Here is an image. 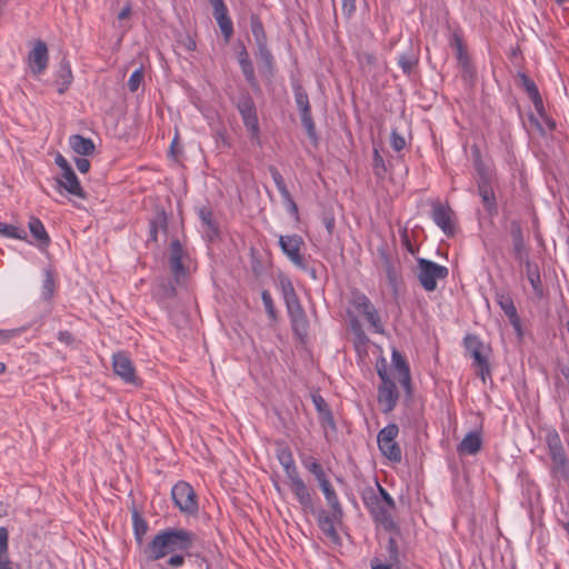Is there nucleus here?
<instances>
[{
  "mask_svg": "<svg viewBox=\"0 0 569 569\" xmlns=\"http://www.w3.org/2000/svg\"><path fill=\"white\" fill-rule=\"evenodd\" d=\"M196 533L181 528H167L156 535L143 548L149 561L159 560L171 552L187 551L194 542Z\"/></svg>",
  "mask_w": 569,
  "mask_h": 569,
  "instance_id": "nucleus-1",
  "label": "nucleus"
},
{
  "mask_svg": "<svg viewBox=\"0 0 569 569\" xmlns=\"http://www.w3.org/2000/svg\"><path fill=\"white\" fill-rule=\"evenodd\" d=\"M277 288L283 299L293 335L305 342L309 335V320L291 279L283 272L277 276Z\"/></svg>",
  "mask_w": 569,
  "mask_h": 569,
  "instance_id": "nucleus-2",
  "label": "nucleus"
},
{
  "mask_svg": "<svg viewBox=\"0 0 569 569\" xmlns=\"http://www.w3.org/2000/svg\"><path fill=\"white\" fill-rule=\"evenodd\" d=\"M276 456L283 467L289 486L306 513H315V505L309 488L299 475L290 447L284 441H276Z\"/></svg>",
  "mask_w": 569,
  "mask_h": 569,
  "instance_id": "nucleus-3",
  "label": "nucleus"
},
{
  "mask_svg": "<svg viewBox=\"0 0 569 569\" xmlns=\"http://www.w3.org/2000/svg\"><path fill=\"white\" fill-rule=\"evenodd\" d=\"M546 443L551 459L550 476L558 483L569 482V459L563 448L561 438L556 429L546 433Z\"/></svg>",
  "mask_w": 569,
  "mask_h": 569,
  "instance_id": "nucleus-4",
  "label": "nucleus"
},
{
  "mask_svg": "<svg viewBox=\"0 0 569 569\" xmlns=\"http://www.w3.org/2000/svg\"><path fill=\"white\" fill-rule=\"evenodd\" d=\"M361 499L373 521L382 527L386 531L399 535L400 527L393 520L391 512L396 507H388L385 501L376 496V489L366 487L361 492Z\"/></svg>",
  "mask_w": 569,
  "mask_h": 569,
  "instance_id": "nucleus-5",
  "label": "nucleus"
},
{
  "mask_svg": "<svg viewBox=\"0 0 569 569\" xmlns=\"http://www.w3.org/2000/svg\"><path fill=\"white\" fill-rule=\"evenodd\" d=\"M463 346L473 360L472 366L476 368L477 375L486 382L487 378L491 377V366L489 362L491 348L472 333L466 335Z\"/></svg>",
  "mask_w": 569,
  "mask_h": 569,
  "instance_id": "nucleus-6",
  "label": "nucleus"
},
{
  "mask_svg": "<svg viewBox=\"0 0 569 569\" xmlns=\"http://www.w3.org/2000/svg\"><path fill=\"white\" fill-rule=\"evenodd\" d=\"M236 108L242 119L249 137L252 141L260 139V124L258 118L257 106L248 90L240 91Z\"/></svg>",
  "mask_w": 569,
  "mask_h": 569,
  "instance_id": "nucleus-7",
  "label": "nucleus"
},
{
  "mask_svg": "<svg viewBox=\"0 0 569 569\" xmlns=\"http://www.w3.org/2000/svg\"><path fill=\"white\" fill-rule=\"evenodd\" d=\"M448 274L449 270L447 267L426 258L417 259L416 276L426 291H435L437 289V280H443Z\"/></svg>",
  "mask_w": 569,
  "mask_h": 569,
  "instance_id": "nucleus-8",
  "label": "nucleus"
},
{
  "mask_svg": "<svg viewBox=\"0 0 569 569\" xmlns=\"http://www.w3.org/2000/svg\"><path fill=\"white\" fill-rule=\"evenodd\" d=\"M171 498L180 512L194 516L199 511L198 497L193 487L187 481H178L171 489Z\"/></svg>",
  "mask_w": 569,
  "mask_h": 569,
  "instance_id": "nucleus-9",
  "label": "nucleus"
},
{
  "mask_svg": "<svg viewBox=\"0 0 569 569\" xmlns=\"http://www.w3.org/2000/svg\"><path fill=\"white\" fill-rule=\"evenodd\" d=\"M292 89L295 92V101L300 111V119L309 139L313 144L318 143V134L316 131V124L311 114V106L309 102V97L305 88L299 83L295 82L292 84Z\"/></svg>",
  "mask_w": 569,
  "mask_h": 569,
  "instance_id": "nucleus-10",
  "label": "nucleus"
},
{
  "mask_svg": "<svg viewBox=\"0 0 569 569\" xmlns=\"http://www.w3.org/2000/svg\"><path fill=\"white\" fill-rule=\"evenodd\" d=\"M54 162L62 171L61 178L57 179L59 187L63 188L72 196L80 199H87V193L81 187L80 181L68 160L61 153H57Z\"/></svg>",
  "mask_w": 569,
  "mask_h": 569,
  "instance_id": "nucleus-11",
  "label": "nucleus"
},
{
  "mask_svg": "<svg viewBox=\"0 0 569 569\" xmlns=\"http://www.w3.org/2000/svg\"><path fill=\"white\" fill-rule=\"evenodd\" d=\"M279 247L292 264L296 267H302V260L305 257L301 254V249L305 247V240L301 236L297 233L280 236Z\"/></svg>",
  "mask_w": 569,
  "mask_h": 569,
  "instance_id": "nucleus-12",
  "label": "nucleus"
},
{
  "mask_svg": "<svg viewBox=\"0 0 569 569\" xmlns=\"http://www.w3.org/2000/svg\"><path fill=\"white\" fill-rule=\"evenodd\" d=\"M555 398L560 409L569 408V361L558 362L555 376Z\"/></svg>",
  "mask_w": 569,
  "mask_h": 569,
  "instance_id": "nucleus-13",
  "label": "nucleus"
},
{
  "mask_svg": "<svg viewBox=\"0 0 569 569\" xmlns=\"http://www.w3.org/2000/svg\"><path fill=\"white\" fill-rule=\"evenodd\" d=\"M453 217L455 212L448 204H442L441 202L432 203L431 218L448 237H452L456 232Z\"/></svg>",
  "mask_w": 569,
  "mask_h": 569,
  "instance_id": "nucleus-14",
  "label": "nucleus"
},
{
  "mask_svg": "<svg viewBox=\"0 0 569 569\" xmlns=\"http://www.w3.org/2000/svg\"><path fill=\"white\" fill-rule=\"evenodd\" d=\"M495 300L509 319L510 325L513 329L521 335V319L518 315L517 308L510 293L506 290H497L495 293Z\"/></svg>",
  "mask_w": 569,
  "mask_h": 569,
  "instance_id": "nucleus-15",
  "label": "nucleus"
},
{
  "mask_svg": "<svg viewBox=\"0 0 569 569\" xmlns=\"http://www.w3.org/2000/svg\"><path fill=\"white\" fill-rule=\"evenodd\" d=\"M399 391L393 380L382 381L378 386V402L383 413L391 412L399 400Z\"/></svg>",
  "mask_w": 569,
  "mask_h": 569,
  "instance_id": "nucleus-16",
  "label": "nucleus"
},
{
  "mask_svg": "<svg viewBox=\"0 0 569 569\" xmlns=\"http://www.w3.org/2000/svg\"><path fill=\"white\" fill-rule=\"evenodd\" d=\"M112 367L114 373L126 382L138 383L134 366L126 352L119 351L113 355Z\"/></svg>",
  "mask_w": 569,
  "mask_h": 569,
  "instance_id": "nucleus-17",
  "label": "nucleus"
},
{
  "mask_svg": "<svg viewBox=\"0 0 569 569\" xmlns=\"http://www.w3.org/2000/svg\"><path fill=\"white\" fill-rule=\"evenodd\" d=\"M209 2L212 7V14L221 30V33L228 42L233 34V24L229 17L228 8L223 0H209Z\"/></svg>",
  "mask_w": 569,
  "mask_h": 569,
  "instance_id": "nucleus-18",
  "label": "nucleus"
},
{
  "mask_svg": "<svg viewBox=\"0 0 569 569\" xmlns=\"http://www.w3.org/2000/svg\"><path fill=\"white\" fill-rule=\"evenodd\" d=\"M48 47L44 41L37 40L32 50L28 54L30 70L34 74L42 73L48 67Z\"/></svg>",
  "mask_w": 569,
  "mask_h": 569,
  "instance_id": "nucleus-19",
  "label": "nucleus"
},
{
  "mask_svg": "<svg viewBox=\"0 0 569 569\" xmlns=\"http://www.w3.org/2000/svg\"><path fill=\"white\" fill-rule=\"evenodd\" d=\"M495 182L496 181L477 182L478 194L481 198L483 209L491 217L498 214V203L493 190Z\"/></svg>",
  "mask_w": 569,
  "mask_h": 569,
  "instance_id": "nucleus-20",
  "label": "nucleus"
},
{
  "mask_svg": "<svg viewBox=\"0 0 569 569\" xmlns=\"http://www.w3.org/2000/svg\"><path fill=\"white\" fill-rule=\"evenodd\" d=\"M519 86L527 92L528 97L532 101L536 111L540 117L546 116L542 97L535 81L530 79L525 72L518 73Z\"/></svg>",
  "mask_w": 569,
  "mask_h": 569,
  "instance_id": "nucleus-21",
  "label": "nucleus"
},
{
  "mask_svg": "<svg viewBox=\"0 0 569 569\" xmlns=\"http://www.w3.org/2000/svg\"><path fill=\"white\" fill-rule=\"evenodd\" d=\"M341 519L342 517H335L332 511L329 513L325 509L319 510L317 515V522L320 530L333 542H338L340 540L335 522H340Z\"/></svg>",
  "mask_w": 569,
  "mask_h": 569,
  "instance_id": "nucleus-22",
  "label": "nucleus"
},
{
  "mask_svg": "<svg viewBox=\"0 0 569 569\" xmlns=\"http://www.w3.org/2000/svg\"><path fill=\"white\" fill-rule=\"evenodd\" d=\"M471 156L477 173L476 182L496 181L495 171L482 160L481 151L477 144L471 147Z\"/></svg>",
  "mask_w": 569,
  "mask_h": 569,
  "instance_id": "nucleus-23",
  "label": "nucleus"
},
{
  "mask_svg": "<svg viewBox=\"0 0 569 569\" xmlns=\"http://www.w3.org/2000/svg\"><path fill=\"white\" fill-rule=\"evenodd\" d=\"M471 156L477 173L476 182L496 181L495 171L482 160L481 151L477 144L471 147Z\"/></svg>",
  "mask_w": 569,
  "mask_h": 569,
  "instance_id": "nucleus-24",
  "label": "nucleus"
},
{
  "mask_svg": "<svg viewBox=\"0 0 569 569\" xmlns=\"http://www.w3.org/2000/svg\"><path fill=\"white\" fill-rule=\"evenodd\" d=\"M199 219L202 222V227L207 239L212 242L219 238V227L213 218V211L209 206H203L198 210Z\"/></svg>",
  "mask_w": 569,
  "mask_h": 569,
  "instance_id": "nucleus-25",
  "label": "nucleus"
},
{
  "mask_svg": "<svg viewBox=\"0 0 569 569\" xmlns=\"http://www.w3.org/2000/svg\"><path fill=\"white\" fill-rule=\"evenodd\" d=\"M256 59L259 63V69L266 78H272L276 73L274 58L268 46L257 48L254 52Z\"/></svg>",
  "mask_w": 569,
  "mask_h": 569,
  "instance_id": "nucleus-26",
  "label": "nucleus"
},
{
  "mask_svg": "<svg viewBox=\"0 0 569 569\" xmlns=\"http://www.w3.org/2000/svg\"><path fill=\"white\" fill-rule=\"evenodd\" d=\"M159 230L168 231V216L163 208H156L153 217L149 220V239L148 241L157 242Z\"/></svg>",
  "mask_w": 569,
  "mask_h": 569,
  "instance_id": "nucleus-27",
  "label": "nucleus"
},
{
  "mask_svg": "<svg viewBox=\"0 0 569 569\" xmlns=\"http://www.w3.org/2000/svg\"><path fill=\"white\" fill-rule=\"evenodd\" d=\"M380 254L388 283L391 287L393 293L397 295L401 283V276L395 267L392 259L385 251H381Z\"/></svg>",
  "mask_w": 569,
  "mask_h": 569,
  "instance_id": "nucleus-28",
  "label": "nucleus"
},
{
  "mask_svg": "<svg viewBox=\"0 0 569 569\" xmlns=\"http://www.w3.org/2000/svg\"><path fill=\"white\" fill-rule=\"evenodd\" d=\"M69 146L77 154L82 157L91 156L96 150L92 139L78 133L70 136Z\"/></svg>",
  "mask_w": 569,
  "mask_h": 569,
  "instance_id": "nucleus-29",
  "label": "nucleus"
},
{
  "mask_svg": "<svg viewBox=\"0 0 569 569\" xmlns=\"http://www.w3.org/2000/svg\"><path fill=\"white\" fill-rule=\"evenodd\" d=\"M482 439L479 432L471 431L458 445L459 453L476 455L481 450Z\"/></svg>",
  "mask_w": 569,
  "mask_h": 569,
  "instance_id": "nucleus-30",
  "label": "nucleus"
},
{
  "mask_svg": "<svg viewBox=\"0 0 569 569\" xmlns=\"http://www.w3.org/2000/svg\"><path fill=\"white\" fill-rule=\"evenodd\" d=\"M509 233L512 243L511 253L529 248V246L525 241V232L521 222L518 219H513L510 221Z\"/></svg>",
  "mask_w": 569,
  "mask_h": 569,
  "instance_id": "nucleus-31",
  "label": "nucleus"
},
{
  "mask_svg": "<svg viewBox=\"0 0 569 569\" xmlns=\"http://www.w3.org/2000/svg\"><path fill=\"white\" fill-rule=\"evenodd\" d=\"M28 227L31 236L37 240L39 248L43 249L50 244V237L39 218L31 217Z\"/></svg>",
  "mask_w": 569,
  "mask_h": 569,
  "instance_id": "nucleus-32",
  "label": "nucleus"
},
{
  "mask_svg": "<svg viewBox=\"0 0 569 569\" xmlns=\"http://www.w3.org/2000/svg\"><path fill=\"white\" fill-rule=\"evenodd\" d=\"M320 489L322 490L325 498L327 500L328 506L333 512L335 517H343V510L339 502L338 496L336 493V490L331 486L330 481H322L321 485H319Z\"/></svg>",
  "mask_w": 569,
  "mask_h": 569,
  "instance_id": "nucleus-33",
  "label": "nucleus"
},
{
  "mask_svg": "<svg viewBox=\"0 0 569 569\" xmlns=\"http://www.w3.org/2000/svg\"><path fill=\"white\" fill-rule=\"evenodd\" d=\"M526 276L529 283L532 287L533 293L538 299H542L546 297L545 289L542 286V280L540 276V269L538 263L529 264L528 269H526Z\"/></svg>",
  "mask_w": 569,
  "mask_h": 569,
  "instance_id": "nucleus-34",
  "label": "nucleus"
},
{
  "mask_svg": "<svg viewBox=\"0 0 569 569\" xmlns=\"http://www.w3.org/2000/svg\"><path fill=\"white\" fill-rule=\"evenodd\" d=\"M73 79L71 66L69 60L64 57L60 61L59 70L57 73V82L60 83V87L58 88V92L62 94L71 84Z\"/></svg>",
  "mask_w": 569,
  "mask_h": 569,
  "instance_id": "nucleus-35",
  "label": "nucleus"
},
{
  "mask_svg": "<svg viewBox=\"0 0 569 569\" xmlns=\"http://www.w3.org/2000/svg\"><path fill=\"white\" fill-rule=\"evenodd\" d=\"M250 29L257 48L268 46V38L263 23L257 13H252L250 16Z\"/></svg>",
  "mask_w": 569,
  "mask_h": 569,
  "instance_id": "nucleus-36",
  "label": "nucleus"
},
{
  "mask_svg": "<svg viewBox=\"0 0 569 569\" xmlns=\"http://www.w3.org/2000/svg\"><path fill=\"white\" fill-rule=\"evenodd\" d=\"M132 525L134 539L137 543L141 546L143 543V538L149 529V526L137 509L132 510Z\"/></svg>",
  "mask_w": 569,
  "mask_h": 569,
  "instance_id": "nucleus-37",
  "label": "nucleus"
},
{
  "mask_svg": "<svg viewBox=\"0 0 569 569\" xmlns=\"http://www.w3.org/2000/svg\"><path fill=\"white\" fill-rule=\"evenodd\" d=\"M419 57L415 53L413 49L400 54L398 63L406 76H410L412 70L417 67Z\"/></svg>",
  "mask_w": 569,
  "mask_h": 569,
  "instance_id": "nucleus-38",
  "label": "nucleus"
},
{
  "mask_svg": "<svg viewBox=\"0 0 569 569\" xmlns=\"http://www.w3.org/2000/svg\"><path fill=\"white\" fill-rule=\"evenodd\" d=\"M56 291L54 273L50 268L44 269V280L42 284L41 297L44 301H50Z\"/></svg>",
  "mask_w": 569,
  "mask_h": 569,
  "instance_id": "nucleus-39",
  "label": "nucleus"
},
{
  "mask_svg": "<svg viewBox=\"0 0 569 569\" xmlns=\"http://www.w3.org/2000/svg\"><path fill=\"white\" fill-rule=\"evenodd\" d=\"M246 81L254 92H260L261 88L254 73L252 61L239 63Z\"/></svg>",
  "mask_w": 569,
  "mask_h": 569,
  "instance_id": "nucleus-40",
  "label": "nucleus"
},
{
  "mask_svg": "<svg viewBox=\"0 0 569 569\" xmlns=\"http://www.w3.org/2000/svg\"><path fill=\"white\" fill-rule=\"evenodd\" d=\"M381 453L392 462L401 461V449L396 441L389 443H382L378 446Z\"/></svg>",
  "mask_w": 569,
  "mask_h": 569,
  "instance_id": "nucleus-41",
  "label": "nucleus"
},
{
  "mask_svg": "<svg viewBox=\"0 0 569 569\" xmlns=\"http://www.w3.org/2000/svg\"><path fill=\"white\" fill-rule=\"evenodd\" d=\"M449 43L457 51L456 58H457L458 63L469 59L463 39L458 32L452 33Z\"/></svg>",
  "mask_w": 569,
  "mask_h": 569,
  "instance_id": "nucleus-42",
  "label": "nucleus"
},
{
  "mask_svg": "<svg viewBox=\"0 0 569 569\" xmlns=\"http://www.w3.org/2000/svg\"><path fill=\"white\" fill-rule=\"evenodd\" d=\"M399 433V428L396 423H389L383 427L377 436L378 446L382 443H389L395 441V438Z\"/></svg>",
  "mask_w": 569,
  "mask_h": 569,
  "instance_id": "nucleus-43",
  "label": "nucleus"
},
{
  "mask_svg": "<svg viewBox=\"0 0 569 569\" xmlns=\"http://www.w3.org/2000/svg\"><path fill=\"white\" fill-rule=\"evenodd\" d=\"M261 299H262V303L264 306V309H266L269 320L272 323H277L278 322V310L276 309V306H274V302H273V299H272L270 292L266 289L262 290Z\"/></svg>",
  "mask_w": 569,
  "mask_h": 569,
  "instance_id": "nucleus-44",
  "label": "nucleus"
},
{
  "mask_svg": "<svg viewBox=\"0 0 569 569\" xmlns=\"http://www.w3.org/2000/svg\"><path fill=\"white\" fill-rule=\"evenodd\" d=\"M357 60L363 71H372L377 66V57L373 52L361 51L357 53Z\"/></svg>",
  "mask_w": 569,
  "mask_h": 569,
  "instance_id": "nucleus-45",
  "label": "nucleus"
},
{
  "mask_svg": "<svg viewBox=\"0 0 569 569\" xmlns=\"http://www.w3.org/2000/svg\"><path fill=\"white\" fill-rule=\"evenodd\" d=\"M0 234L4 236L7 238L19 239V240L27 239V232L23 229H20L13 224H7L3 222H0Z\"/></svg>",
  "mask_w": 569,
  "mask_h": 569,
  "instance_id": "nucleus-46",
  "label": "nucleus"
},
{
  "mask_svg": "<svg viewBox=\"0 0 569 569\" xmlns=\"http://www.w3.org/2000/svg\"><path fill=\"white\" fill-rule=\"evenodd\" d=\"M391 360L395 370L398 372L399 376L410 373V367L405 359V357L401 355L400 351L397 349L392 350Z\"/></svg>",
  "mask_w": 569,
  "mask_h": 569,
  "instance_id": "nucleus-47",
  "label": "nucleus"
},
{
  "mask_svg": "<svg viewBox=\"0 0 569 569\" xmlns=\"http://www.w3.org/2000/svg\"><path fill=\"white\" fill-rule=\"evenodd\" d=\"M169 266L173 276L174 282H179L182 277L186 276V268L183 264V258L169 257Z\"/></svg>",
  "mask_w": 569,
  "mask_h": 569,
  "instance_id": "nucleus-48",
  "label": "nucleus"
},
{
  "mask_svg": "<svg viewBox=\"0 0 569 569\" xmlns=\"http://www.w3.org/2000/svg\"><path fill=\"white\" fill-rule=\"evenodd\" d=\"M372 169L373 174L377 179L383 180L386 177L387 168L385 164V160L382 156L379 153L378 149L373 150V159H372Z\"/></svg>",
  "mask_w": 569,
  "mask_h": 569,
  "instance_id": "nucleus-49",
  "label": "nucleus"
},
{
  "mask_svg": "<svg viewBox=\"0 0 569 569\" xmlns=\"http://www.w3.org/2000/svg\"><path fill=\"white\" fill-rule=\"evenodd\" d=\"M399 382L405 390V403L409 406L413 397V386L411 380V373L399 376Z\"/></svg>",
  "mask_w": 569,
  "mask_h": 569,
  "instance_id": "nucleus-50",
  "label": "nucleus"
},
{
  "mask_svg": "<svg viewBox=\"0 0 569 569\" xmlns=\"http://www.w3.org/2000/svg\"><path fill=\"white\" fill-rule=\"evenodd\" d=\"M399 382L405 390V403L409 406L413 397V386L411 380V373L399 376Z\"/></svg>",
  "mask_w": 569,
  "mask_h": 569,
  "instance_id": "nucleus-51",
  "label": "nucleus"
},
{
  "mask_svg": "<svg viewBox=\"0 0 569 569\" xmlns=\"http://www.w3.org/2000/svg\"><path fill=\"white\" fill-rule=\"evenodd\" d=\"M353 305H355V308L362 315H365L367 311H369L370 309H372L375 307L371 303V301L369 300V298L363 293L355 295Z\"/></svg>",
  "mask_w": 569,
  "mask_h": 569,
  "instance_id": "nucleus-52",
  "label": "nucleus"
},
{
  "mask_svg": "<svg viewBox=\"0 0 569 569\" xmlns=\"http://www.w3.org/2000/svg\"><path fill=\"white\" fill-rule=\"evenodd\" d=\"M363 316L366 320L373 327L377 333H383V327L381 325L379 313L375 307L367 311Z\"/></svg>",
  "mask_w": 569,
  "mask_h": 569,
  "instance_id": "nucleus-53",
  "label": "nucleus"
},
{
  "mask_svg": "<svg viewBox=\"0 0 569 569\" xmlns=\"http://www.w3.org/2000/svg\"><path fill=\"white\" fill-rule=\"evenodd\" d=\"M143 78H144V74H143L142 68H138L136 71H133L128 80L129 91L136 92L139 89L140 84L142 83Z\"/></svg>",
  "mask_w": 569,
  "mask_h": 569,
  "instance_id": "nucleus-54",
  "label": "nucleus"
},
{
  "mask_svg": "<svg viewBox=\"0 0 569 569\" xmlns=\"http://www.w3.org/2000/svg\"><path fill=\"white\" fill-rule=\"evenodd\" d=\"M530 248L512 252L513 259L518 262L519 266H523L525 269H528L529 264H535L536 262L530 259Z\"/></svg>",
  "mask_w": 569,
  "mask_h": 569,
  "instance_id": "nucleus-55",
  "label": "nucleus"
},
{
  "mask_svg": "<svg viewBox=\"0 0 569 569\" xmlns=\"http://www.w3.org/2000/svg\"><path fill=\"white\" fill-rule=\"evenodd\" d=\"M388 561L391 563L399 561L398 543L395 537H389L387 543Z\"/></svg>",
  "mask_w": 569,
  "mask_h": 569,
  "instance_id": "nucleus-56",
  "label": "nucleus"
},
{
  "mask_svg": "<svg viewBox=\"0 0 569 569\" xmlns=\"http://www.w3.org/2000/svg\"><path fill=\"white\" fill-rule=\"evenodd\" d=\"M390 143L395 151L399 152L406 147V139L397 131L392 129L390 133Z\"/></svg>",
  "mask_w": 569,
  "mask_h": 569,
  "instance_id": "nucleus-57",
  "label": "nucleus"
},
{
  "mask_svg": "<svg viewBox=\"0 0 569 569\" xmlns=\"http://www.w3.org/2000/svg\"><path fill=\"white\" fill-rule=\"evenodd\" d=\"M461 69H462V78L465 81H473L475 77H476V70H475V67L472 66L470 59L466 60V61H462L460 63H458Z\"/></svg>",
  "mask_w": 569,
  "mask_h": 569,
  "instance_id": "nucleus-58",
  "label": "nucleus"
},
{
  "mask_svg": "<svg viewBox=\"0 0 569 569\" xmlns=\"http://www.w3.org/2000/svg\"><path fill=\"white\" fill-rule=\"evenodd\" d=\"M319 421L323 428L328 427L331 430L337 429L336 421H335L331 409H328L327 411L319 413Z\"/></svg>",
  "mask_w": 569,
  "mask_h": 569,
  "instance_id": "nucleus-59",
  "label": "nucleus"
},
{
  "mask_svg": "<svg viewBox=\"0 0 569 569\" xmlns=\"http://www.w3.org/2000/svg\"><path fill=\"white\" fill-rule=\"evenodd\" d=\"M376 496L378 499L385 501L388 507H396V502L392 497L388 493V491L379 483L376 482Z\"/></svg>",
  "mask_w": 569,
  "mask_h": 569,
  "instance_id": "nucleus-60",
  "label": "nucleus"
},
{
  "mask_svg": "<svg viewBox=\"0 0 569 569\" xmlns=\"http://www.w3.org/2000/svg\"><path fill=\"white\" fill-rule=\"evenodd\" d=\"M376 369L381 382L392 380L388 373L387 361L383 357L377 360Z\"/></svg>",
  "mask_w": 569,
  "mask_h": 569,
  "instance_id": "nucleus-61",
  "label": "nucleus"
},
{
  "mask_svg": "<svg viewBox=\"0 0 569 569\" xmlns=\"http://www.w3.org/2000/svg\"><path fill=\"white\" fill-rule=\"evenodd\" d=\"M282 201H283V204H284L287 211L292 217H295V219L298 221L299 220V209H298V206H297L296 201L293 200L292 196L290 194L288 197L282 198Z\"/></svg>",
  "mask_w": 569,
  "mask_h": 569,
  "instance_id": "nucleus-62",
  "label": "nucleus"
},
{
  "mask_svg": "<svg viewBox=\"0 0 569 569\" xmlns=\"http://www.w3.org/2000/svg\"><path fill=\"white\" fill-rule=\"evenodd\" d=\"M177 42L188 51H194L197 49V42L190 34H180Z\"/></svg>",
  "mask_w": 569,
  "mask_h": 569,
  "instance_id": "nucleus-63",
  "label": "nucleus"
},
{
  "mask_svg": "<svg viewBox=\"0 0 569 569\" xmlns=\"http://www.w3.org/2000/svg\"><path fill=\"white\" fill-rule=\"evenodd\" d=\"M187 254L179 239H172L170 242V257L184 258Z\"/></svg>",
  "mask_w": 569,
  "mask_h": 569,
  "instance_id": "nucleus-64",
  "label": "nucleus"
}]
</instances>
